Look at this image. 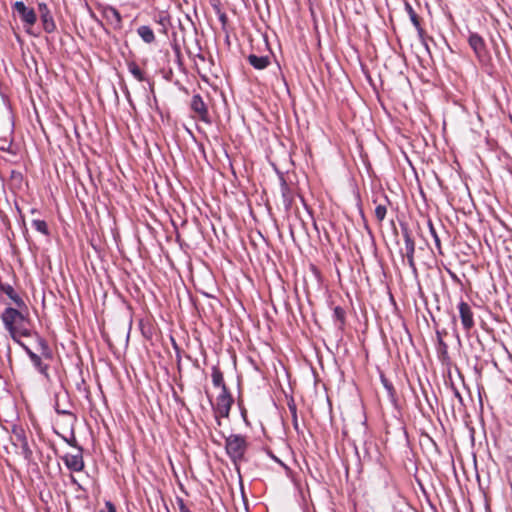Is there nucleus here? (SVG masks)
<instances>
[{"mask_svg":"<svg viewBox=\"0 0 512 512\" xmlns=\"http://www.w3.org/2000/svg\"><path fill=\"white\" fill-rule=\"evenodd\" d=\"M212 382L214 386L221 387L222 391H224V388H227L224 383L223 374L216 366L212 368Z\"/></svg>","mask_w":512,"mask_h":512,"instance_id":"nucleus-18","label":"nucleus"},{"mask_svg":"<svg viewBox=\"0 0 512 512\" xmlns=\"http://www.w3.org/2000/svg\"><path fill=\"white\" fill-rule=\"evenodd\" d=\"M468 43L473 49L476 57L482 61L486 56V44L483 38L477 33H470L468 37Z\"/></svg>","mask_w":512,"mask_h":512,"instance_id":"nucleus-11","label":"nucleus"},{"mask_svg":"<svg viewBox=\"0 0 512 512\" xmlns=\"http://www.w3.org/2000/svg\"><path fill=\"white\" fill-rule=\"evenodd\" d=\"M124 92H125L126 97L129 99V97H130V92L128 91V89H126Z\"/></svg>","mask_w":512,"mask_h":512,"instance_id":"nucleus-35","label":"nucleus"},{"mask_svg":"<svg viewBox=\"0 0 512 512\" xmlns=\"http://www.w3.org/2000/svg\"><path fill=\"white\" fill-rule=\"evenodd\" d=\"M288 408H289V411L292 416L293 427L299 433L300 427H299V422H298V417H297V408H296L295 403H293V402L289 403Z\"/></svg>","mask_w":512,"mask_h":512,"instance_id":"nucleus-21","label":"nucleus"},{"mask_svg":"<svg viewBox=\"0 0 512 512\" xmlns=\"http://www.w3.org/2000/svg\"><path fill=\"white\" fill-rule=\"evenodd\" d=\"M287 190H288L287 186L283 185V187H282V194H283V198H284V203H285V205L289 206L291 200L287 196V193H286Z\"/></svg>","mask_w":512,"mask_h":512,"instance_id":"nucleus-27","label":"nucleus"},{"mask_svg":"<svg viewBox=\"0 0 512 512\" xmlns=\"http://www.w3.org/2000/svg\"><path fill=\"white\" fill-rule=\"evenodd\" d=\"M63 439H64V441H65L66 443H68L70 446L75 447V448H77V449H78V447H79V446L77 445L76 438H75V435H74L73 433H72V437H71L70 439L65 438V437H63Z\"/></svg>","mask_w":512,"mask_h":512,"instance_id":"nucleus-25","label":"nucleus"},{"mask_svg":"<svg viewBox=\"0 0 512 512\" xmlns=\"http://www.w3.org/2000/svg\"><path fill=\"white\" fill-rule=\"evenodd\" d=\"M12 442L15 446H18L21 449V453L25 459L29 460L32 457L33 453L28 444V440L23 428H13Z\"/></svg>","mask_w":512,"mask_h":512,"instance_id":"nucleus-5","label":"nucleus"},{"mask_svg":"<svg viewBox=\"0 0 512 512\" xmlns=\"http://www.w3.org/2000/svg\"><path fill=\"white\" fill-rule=\"evenodd\" d=\"M429 227H430V233L434 239V242H435V245L438 249H440V239H439V236L437 235L436 233V230L435 228L433 227V225L430 223L429 224Z\"/></svg>","mask_w":512,"mask_h":512,"instance_id":"nucleus-24","label":"nucleus"},{"mask_svg":"<svg viewBox=\"0 0 512 512\" xmlns=\"http://www.w3.org/2000/svg\"><path fill=\"white\" fill-rule=\"evenodd\" d=\"M63 461L69 470L74 472L82 471L85 467L82 456V448L78 447V452L76 454H66L63 457Z\"/></svg>","mask_w":512,"mask_h":512,"instance_id":"nucleus-10","label":"nucleus"},{"mask_svg":"<svg viewBox=\"0 0 512 512\" xmlns=\"http://www.w3.org/2000/svg\"><path fill=\"white\" fill-rule=\"evenodd\" d=\"M454 395L455 397L458 398V400L462 403L463 399H462V396L461 394L459 393V391L457 389L454 388Z\"/></svg>","mask_w":512,"mask_h":512,"instance_id":"nucleus-32","label":"nucleus"},{"mask_svg":"<svg viewBox=\"0 0 512 512\" xmlns=\"http://www.w3.org/2000/svg\"><path fill=\"white\" fill-rule=\"evenodd\" d=\"M179 510L180 512H191L188 507L184 504L183 500H179Z\"/></svg>","mask_w":512,"mask_h":512,"instance_id":"nucleus-30","label":"nucleus"},{"mask_svg":"<svg viewBox=\"0 0 512 512\" xmlns=\"http://www.w3.org/2000/svg\"><path fill=\"white\" fill-rule=\"evenodd\" d=\"M23 348L24 350L26 351V353L28 354L29 358H31V355L32 354H35L29 347H27L26 345H24L23 343H19Z\"/></svg>","mask_w":512,"mask_h":512,"instance_id":"nucleus-31","label":"nucleus"},{"mask_svg":"<svg viewBox=\"0 0 512 512\" xmlns=\"http://www.w3.org/2000/svg\"><path fill=\"white\" fill-rule=\"evenodd\" d=\"M457 307H458L459 316L461 319V324L463 326V329L466 332H470V330L475 325L474 314H473L471 306L465 301H460L458 303Z\"/></svg>","mask_w":512,"mask_h":512,"instance_id":"nucleus-6","label":"nucleus"},{"mask_svg":"<svg viewBox=\"0 0 512 512\" xmlns=\"http://www.w3.org/2000/svg\"><path fill=\"white\" fill-rule=\"evenodd\" d=\"M191 109L197 114V117L204 122H209V113L205 102L199 94H195L191 99Z\"/></svg>","mask_w":512,"mask_h":512,"instance_id":"nucleus-12","label":"nucleus"},{"mask_svg":"<svg viewBox=\"0 0 512 512\" xmlns=\"http://www.w3.org/2000/svg\"><path fill=\"white\" fill-rule=\"evenodd\" d=\"M38 12L44 31L46 33H53L56 30V24L47 4L44 2L38 3Z\"/></svg>","mask_w":512,"mask_h":512,"instance_id":"nucleus-8","label":"nucleus"},{"mask_svg":"<svg viewBox=\"0 0 512 512\" xmlns=\"http://www.w3.org/2000/svg\"><path fill=\"white\" fill-rule=\"evenodd\" d=\"M127 68H128V71L133 75V77L137 81L143 82V81L147 80L145 73L140 69V67L137 65L136 62L128 61Z\"/></svg>","mask_w":512,"mask_h":512,"instance_id":"nucleus-16","label":"nucleus"},{"mask_svg":"<svg viewBox=\"0 0 512 512\" xmlns=\"http://www.w3.org/2000/svg\"><path fill=\"white\" fill-rule=\"evenodd\" d=\"M233 403V398L228 392L227 388H224L216 400V408L215 412L220 417H228L230 413V409Z\"/></svg>","mask_w":512,"mask_h":512,"instance_id":"nucleus-7","label":"nucleus"},{"mask_svg":"<svg viewBox=\"0 0 512 512\" xmlns=\"http://www.w3.org/2000/svg\"><path fill=\"white\" fill-rule=\"evenodd\" d=\"M406 10L409 14L410 20L414 27L417 29L419 36L422 38L424 34V30L422 29L420 25V20L416 12L413 10L412 6L410 4H406Z\"/></svg>","mask_w":512,"mask_h":512,"instance_id":"nucleus-17","label":"nucleus"},{"mask_svg":"<svg viewBox=\"0 0 512 512\" xmlns=\"http://www.w3.org/2000/svg\"><path fill=\"white\" fill-rule=\"evenodd\" d=\"M70 480L73 484L77 485L79 488L81 487L80 484L78 483L77 479L73 475H70Z\"/></svg>","mask_w":512,"mask_h":512,"instance_id":"nucleus-33","label":"nucleus"},{"mask_svg":"<svg viewBox=\"0 0 512 512\" xmlns=\"http://www.w3.org/2000/svg\"><path fill=\"white\" fill-rule=\"evenodd\" d=\"M226 451L233 462L243 459L247 449L246 439L242 435L234 434L226 438Z\"/></svg>","mask_w":512,"mask_h":512,"instance_id":"nucleus-2","label":"nucleus"},{"mask_svg":"<svg viewBox=\"0 0 512 512\" xmlns=\"http://www.w3.org/2000/svg\"><path fill=\"white\" fill-rule=\"evenodd\" d=\"M1 319L6 330L15 342L20 343V337L31 336L29 320L17 309L11 307L6 308L1 315Z\"/></svg>","mask_w":512,"mask_h":512,"instance_id":"nucleus-1","label":"nucleus"},{"mask_svg":"<svg viewBox=\"0 0 512 512\" xmlns=\"http://www.w3.org/2000/svg\"><path fill=\"white\" fill-rule=\"evenodd\" d=\"M333 316L340 323H343L345 319V311L341 307L336 306L333 310Z\"/></svg>","mask_w":512,"mask_h":512,"instance_id":"nucleus-23","label":"nucleus"},{"mask_svg":"<svg viewBox=\"0 0 512 512\" xmlns=\"http://www.w3.org/2000/svg\"><path fill=\"white\" fill-rule=\"evenodd\" d=\"M138 36L147 44H151L155 41V34L152 28L148 25H141L137 28Z\"/></svg>","mask_w":512,"mask_h":512,"instance_id":"nucleus-15","label":"nucleus"},{"mask_svg":"<svg viewBox=\"0 0 512 512\" xmlns=\"http://www.w3.org/2000/svg\"><path fill=\"white\" fill-rule=\"evenodd\" d=\"M165 20H166L165 18H162V19L160 20V23H161V24H164V21H165Z\"/></svg>","mask_w":512,"mask_h":512,"instance_id":"nucleus-36","label":"nucleus"},{"mask_svg":"<svg viewBox=\"0 0 512 512\" xmlns=\"http://www.w3.org/2000/svg\"><path fill=\"white\" fill-rule=\"evenodd\" d=\"M55 411H56L57 414L67 415V416H70L71 418H74L73 414L70 411L64 410V409H60L58 405H56Z\"/></svg>","mask_w":512,"mask_h":512,"instance_id":"nucleus-26","label":"nucleus"},{"mask_svg":"<svg viewBox=\"0 0 512 512\" xmlns=\"http://www.w3.org/2000/svg\"><path fill=\"white\" fill-rule=\"evenodd\" d=\"M404 242H405V254L404 257L407 260L408 266L411 268V270L416 273L417 268L414 261V252H415V242L413 238L411 237L410 233L407 229L403 232Z\"/></svg>","mask_w":512,"mask_h":512,"instance_id":"nucleus-9","label":"nucleus"},{"mask_svg":"<svg viewBox=\"0 0 512 512\" xmlns=\"http://www.w3.org/2000/svg\"><path fill=\"white\" fill-rule=\"evenodd\" d=\"M30 360L33 363L34 367L41 374H45L46 375L48 366L46 364H43L40 356H38L37 354H32Z\"/></svg>","mask_w":512,"mask_h":512,"instance_id":"nucleus-19","label":"nucleus"},{"mask_svg":"<svg viewBox=\"0 0 512 512\" xmlns=\"http://www.w3.org/2000/svg\"><path fill=\"white\" fill-rule=\"evenodd\" d=\"M386 213H387V207L386 205H383V204H379L377 205V207L375 208V217L377 218V220L379 222L383 221L386 217Z\"/></svg>","mask_w":512,"mask_h":512,"instance_id":"nucleus-22","label":"nucleus"},{"mask_svg":"<svg viewBox=\"0 0 512 512\" xmlns=\"http://www.w3.org/2000/svg\"><path fill=\"white\" fill-rule=\"evenodd\" d=\"M383 382H384L385 387H386L389 391H391V390H392V386H391L390 384H388V383H387V381H383Z\"/></svg>","mask_w":512,"mask_h":512,"instance_id":"nucleus-34","label":"nucleus"},{"mask_svg":"<svg viewBox=\"0 0 512 512\" xmlns=\"http://www.w3.org/2000/svg\"><path fill=\"white\" fill-rule=\"evenodd\" d=\"M90 17H91V18H92V19H93L97 24H99L101 27H103V28H104V24H103V22H102V21H101V20L96 16V14H95L92 10H90Z\"/></svg>","mask_w":512,"mask_h":512,"instance_id":"nucleus-29","label":"nucleus"},{"mask_svg":"<svg viewBox=\"0 0 512 512\" xmlns=\"http://www.w3.org/2000/svg\"><path fill=\"white\" fill-rule=\"evenodd\" d=\"M13 11L16 12L22 21L26 31L29 32L30 28L34 26L37 21V14L33 8L25 5L23 1H16L13 6Z\"/></svg>","mask_w":512,"mask_h":512,"instance_id":"nucleus-3","label":"nucleus"},{"mask_svg":"<svg viewBox=\"0 0 512 512\" xmlns=\"http://www.w3.org/2000/svg\"><path fill=\"white\" fill-rule=\"evenodd\" d=\"M105 508L106 510H101L100 512H116L115 506L110 501L105 503Z\"/></svg>","mask_w":512,"mask_h":512,"instance_id":"nucleus-28","label":"nucleus"},{"mask_svg":"<svg viewBox=\"0 0 512 512\" xmlns=\"http://www.w3.org/2000/svg\"><path fill=\"white\" fill-rule=\"evenodd\" d=\"M32 227L43 235H48V226L44 220H33Z\"/></svg>","mask_w":512,"mask_h":512,"instance_id":"nucleus-20","label":"nucleus"},{"mask_svg":"<svg viewBox=\"0 0 512 512\" xmlns=\"http://www.w3.org/2000/svg\"><path fill=\"white\" fill-rule=\"evenodd\" d=\"M0 291L5 293L17 306L20 307L24 305L23 300L10 284H4L0 282Z\"/></svg>","mask_w":512,"mask_h":512,"instance_id":"nucleus-14","label":"nucleus"},{"mask_svg":"<svg viewBox=\"0 0 512 512\" xmlns=\"http://www.w3.org/2000/svg\"><path fill=\"white\" fill-rule=\"evenodd\" d=\"M247 60L249 64L257 70L265 69L270 65V57L267 55L258 56L256 54H250Z\"/></svg>","mask_w":512,"mask_h":512,"instance_id":"nucleus-13","label":"nucleus"},{"mask_svg":"<svg viewBox=\"0 0 512 512\" xmlns=\"http://www.w3.org/2000/svg\"><path fill=\"white\" fill-rule=\"evenodd\" d=\"M97 8L112 29H122V16L116 8L107 4H98Z\"/></svg>","mask_w":512,"mask_h":512,"instance_id":"nucleus-4","label":"nucleus"}]
</instances>
